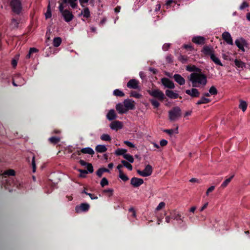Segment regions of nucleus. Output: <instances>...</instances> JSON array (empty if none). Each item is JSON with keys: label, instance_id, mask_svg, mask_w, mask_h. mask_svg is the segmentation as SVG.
<instances>
[{"label": "nucleus", "instance_id": "50", "mask_svg": "<svg viewBox=\"0 0 250 250\" xmlns=\"http://www.w3.org/2000/svg\"><path fill=\"white\" fill-rule=\"evenodd\" d=\"M130 96L139 99L141 97L142 95L136 91H132L130 92Z\"/></svg>", "mask_w": 250, "mask_h": 250}, {"label": "nucleus", "instance_id": "62", "mask_svg": "<svg viewBox=\"0 0 250 250\" xmlns=\"http://www.w3.org/2000/svg\"><path fill=\"white\" fill-rule=\"evenodd\" d=\"M74 148L72 146H68L67 147V148L65 149L66 151H67L68 153H72L73 151Z\"/></svg>", "mask_w": 250, "mask_h": 250}, {"label": "nucleus", "instance_id": "52", "mask_svg": "<svg viewBox=\"0 0 250 250\" xmlns=\"http://www.w3.org/2000/svg\"><path fill=\"white\" fill-rule=\"evenodd\" d=\"M87 171V172L91 173L93 172V167L91 164L88 163L86 165Z\"/></svg>", "mask_w": 250, "mask_h": 250}, {"label": "nucleus", "instance_id": "37", "mask_svg": "<svg viewBox=\"0 0 250 250\" xmlns=\"http://www.w3.org/2000/svg\"><path fill=\"white\" fill-rule=\"evenodd\" d=\"M235 66L240 69H243V68L245 67V63L235 59Z\"/></svg>", "mask_w": 250, "mask_h": 250}, {"label": "nucleus", "instance_id": "32", "mask_svg": "<svg viewBox=\"0 0 250 250\" xmlns=\"http://www.w3.org/2000/svg\"><path fill=\"white\" fill-rule=\"evenodd\" d=\"M81 14L83 15V17L88 18L90 17V11L88 7L84 8L82 11Z\"/></svg>", "mask_w": 250, "mask_h": 250}, {"label": "nucleus", "instance_id": "23", "mask_svg": "<svg viewBox=\"0 0 250 250\" xmlns=\"http://www.w3.org/2000/svg\"><path fill=\"white\" fill-rule=\"evenodd\" d=\"M247 107H248V104L247 103L244 101V100H240V103L238 105V107L240 109L242 110V111L243 112H245L247 109Z\"/></svg>", "mask_w": 250, "mask_h": 250}, {"label": "nucleus", "instance_id": "57", "mask_svg": "<svg viewBox=\"0 0 250 250\" xmlns=\"http://www.w3.org/2000/svg\"><path fill=\"white\" fill-rule=\"evenodd\" d=\"M103 173L104 172L101 168H99L96 171V175L100 178L102 176Z\"/></svg>", "mask_w": 250, "mask_h": 250}, {"label": "nucleus", "instance_id": "35", "mask_svg": "<svg viewBox=\"0 0 250 250\" xmlns=\"http://www.w3.org/2000/svg\"><path fill=\"white\" fill-rule=\"evenodd\" d=\"M164 132L167 133L169 135H171L174 133H178V127L175 128V129H165L164 130Z\"/></svg>", "mask_w": 250, "mask_h": 250}, {"label": "nucleus", "instance_id": "59", "mask_svg": "<svg viewBox=\"0 0 250 250\" xmlns=\"http://www.w3.org/2000/svg\"><path fill=\"white\" fill-rule=\"evenodd\" d=\"M214 188L215 186H214L210 187L207 190L206 195H208L210 192H212L214 189Z\"/></svg>", "mask_w": 250, "mask_h": 250}, {"label": "nucleus", "instance_id": "29", "mask_svg": "<svg viewBox=\"0 0 250 250\" xmlns=\"http://www.w3.org/2000/svg\"><path fill=\"white\" fill-rule=\"evenodd\" d=\"M62 39L60 37H55L53 39V44L54 47H59L61 43H62Z\"/></svg>", "mask_w": 250, "mask_h": 250}, {"label": "nucleus", "instance_id": "25", "mask_svg": "<svg viewBox=\"0 0 250 250\" xmlns=\"http://www.w3.org/2000/svg\"><path fill=\"white\" fill-rule=\"evenodd\" d=\"M80 152H81V154L82 153L83 154H88L91 155L94 154V151L92 148L89 147L83 148L81 149Z\"/></svg>", "mask_w": 250, "mask_h": 250}, {"label": "nucleus", "instance_id": "54", "mask_svg": "<svg viewBox=\"0 0 250 250\" xmlns=\"http://www.w3.org/2000/svg\"><path fill=\"white\" fill-rule=\"evenodd\" d=\"M35 159V156H33L32 158V168H33V171L34 172H35L36 168Z\"/></svg>", "mask_w": 250, "mask_h": 250}, {"label": "nucleus", "instance_id": "24", "mask_svg": "<svg viewBox=\"0 0 250 250\" xmlns=\"http://www.w3.org/2000/svg\"><path fill=\"white\" fill-rule=\"evenodd\" d=\"M116 108L120 114H123L127 112L125 107L124 106L123 104L121 103L118 104L116 106Z\"/></svg>", "mask_w": 250, "mask_h": 250}, {"label": "nucleus", "instance_id": "40", "mask_svg": "<svg viewBox=\"0 0 250 250\" xmlns=\"http://www.w3.org/2000/svg\"><path fill=\"white\" fill-rule=\"evenodd\" d=\"M113 94L117 97H122L125 96V94L120 90L116 89L114 90Z\"/></svg>", "mask_w": 250, "mask_h": 250}, {"label": "nucleus", "instance_id": "13", "mask_svg": "<svg viewBox=\"0 0 250 250\" xmlns=\"http://www.w3.org/2000/svg\"><path fill=\"white\" fill-rule=\"evenodd\" d=\"M185 92L192 97H199L200 94V92L196 88H192L191 90L187 89L185 91Z\"/></svg>", "mask_w": 250, "mask_h": 250}, {"label": "nucleus", "instance_id": "28", "mask_svg": "<svg viewBox=\"0 0 250 250\" xmlns=\"http://www.w3.org/2000/svg\"><path fill=\"white\" fill-rule=\"evenodd\" d=\"M233 177H234V175H232L229 178L226 179L223 182V183L221 184L220 188H226L229 185V184L230 182V181H231V180L232 179Z\"/></svg>", "mask_w": 250, "mask_h": 250}, {"label": "nucleus", "instance_id": "17", "mask_svg": "<svg viewBox=\"0 0 250 250\" xmlns=\"http://www.w3.org/2000/svg\"><path fill=\"white\" fill-rule=\"evenodd\" d=\"M166 95L170 99H175L179 98L180 99H182L181 96H179L178 94L174 92L171 90L167 89L166 90Z\"/></svg>", "mask_w": 250, "mask_h": 250}, {"label": "nucleus", "instance_id": "33", "mask_svg": "<svg viewBox=\"0 0 250 250\" xmlns=\"http://www.w3.org/2000/svg\"><path fill=\"white\" fill-rule=\"evenodd\" d=\"M144 170L146 174H148V176L150 175L152 173V167L150 165H147L146 166Z\"/></svg>", "mask_w": 250, "mask_h": 250}, {"label": "nucleus", "instance_id": "4", "mask_svg": "<svg viewBox=\"0 0 250 250\" xmlns=\"http://www.w3.org/2000/svg\"><path fill=\"white\" fill-rule=\"evenodd\" d=\"M147 91L150 95L161 101H163L166 99L164 93L158 89L148 90Z\"/></svg>", "mask_w": 250, "mask_h": 250}, {"label": "nucleus", "instance_id": "48", "mask_svg": "<svg viewBox=\"0 0 250 250\" xmlns=\"http://www.w3.org/2000/svg\"><path fill=\"white\" fill-rule=\"evenodd\" d=\"M249 6V5L248 2L244 0L240 5L239 9L241 10H243L245 9L246 8H248Z\"/></svg>", "mask_w": 250, "mask_h": 250}, {"label": "nucleus", "instance_id": "27", "mask_svg": "<svg viewBox=\"0 0 250 250\" xmlns=\"http://www.w3.org/2000/svg\"><path fill=\"white\" fill-rule=\"evenodd\" d=\"M210 59L217 65H218L219 66H223V64L221 62L220 60L218 58L215 56V54L212 55L210 57Z\"/></svg>", "mask_w": 250, "mask_h": 250}, {"label": "nucleus", "instance_id": "20", "mask_svg": "<svg viewBox=\"0 0 250 250\" xmlns=\"http://www.w3.org/2000/svg\"><path fill=\"white\" fill-rule=\"evenodd\" d=\"M192 41L195 43L202 45L205 43V38L202 36H196L192 38Z\"/></svg>", "mask_w": 250, "mask_h": 250}, {"label": "nucleus", "instance_id": "44", "mask_svg": "<svg viewBox=\"0 0 250 250\" xmlns=\"http://www.w3.org/2000/svg\"><path fill=\"white\" fill-rule=\"evenodd\" d=\"M223 58L226 60H233V58L232 55L230 54L229 52L223 54Z\"/></svg>", "mask_w": 250, "mask_h": 250}, {"label": "nucleus", "instance_id": "51", "mask_svg": "<svg viewBox=\"0 0 250 250\" xmlns=\"http://www.w3.org/2000/svg\"><path fill=\"white\" fill-rule=\"evenodd\" d=\"M103 193H107L109 194V196L110 197L112 196L113 193V189L112 188H108L106 189H104L103 190Z\"/></svg>", "mask_w": 250, "mask_h": 250}, {"label": "nucleus", "instance_id": "14", "mask_svg": "<svg viewBox=\"0 0 250 250\" xmlns=\"http://www.w3.org/2000/svg\"><path fill=\"white\" fill-rule=\"evenodd\" d=\"M144 183V180L142 179L133 177L131 179L130 184L134 187H138L142 185Z\"/></svg>", "mask_w": 250, "mask_h": 250}, {"label": "nucleus", "instance_id": "38", "mask_svg": "<svg viewBox=\"0 0 250 250\" xmlns=\"http://www.w3.org/2000/svg\"><path fill=\"white\" fill-rule=\"evenodd\" d=\"M101 139L103 141L110 142L111 141V137L107 134H103L101 136Z\"/></svg>", "mask_w": 250, "mask_h": 250}, {"label": "nucleus", "instance_id": "1", "mask_svg": "<svg viewBox=\"0 0 250 250\" xmlns=\"http://www.w3.org/2000/svg\"><path fill=\"white\" fill-rule=\"evenodd\" d=\"M77 1L78 0H62V2L60 3L59 6V11L62 14L64 20L66 22H69L71 21L74 18V15L71 11L67 9H64L63 4L69 3L73 9H76L78 6Z\"/></svg>", "mask_w": 250, "mask_h": 250}, {"label": "nucleus", "instance_id": "12", "mask_svg": "<svg viewBox=\"0 0 250 250\" xmlns=\"http://www.w3.org/2000/svg\"><path fill=\"white\" fill-rule=\"evenodd\" d=\"M162 84L167 88L169 89H174L175 87L174 83L173 82L167 78L162 79Z\"/></svg>", "mask_w": 250, "mask_h": 250}, {"label": "nucleus", "instance_id": "47", "mask_svg": "<svg viewBox=\"0 0 250 250\" xmlns=\"http://www.w3.org/2000/svg\"><path fill=\"white\" fill-rule=\"evenodd\" d=\"M51 11L50 9V4H49L47 6V9L46 12L45 14L46 19H49L51 17Z\"/></svg>", "mask_w": 250, "mask_h": 250}, {"label": "nucleus", "instance_id": "42", "mask_svg": "<svg viewBox=\"0 0 250 250\" xmlns=\"http://www.w3.org/2000/svg\"><path fill=\"white\" fill-rule=\"evenodd\" d=\"M124 158L127 160L129 163H132L134 162V159L132 156L129 154L124 155Z\"/></svg>", "mask_w": 250, "mask_h": 250}, {"label": "nucleus", "instance_id": "3", "mask_svg": "<svg viewBox=\"0 0 250 250\" xmlns=\"http://www.w3.org/2000/svg\"><path fill=\"white\" fill-rule=\"evenodd\" d=\"M181 115V110L178 106L174 107L168 111V117L171 122L177 120Z\"/></svg>", "mask_w": 250, "mask_h": 250}, {"label": "nucleus", "instance_id": "46", "mask_svg": "<svg viewBox=\"0 0 250 250\" xmlns=\"http://www.w3.org/2000/svg\"><path fill=\"white\" fill-rule=\"evenodd\" d=\"M108 184H109L108 181L105 177L103 178L100 182V185L102 186V187H103V188L105 186L108 185Z\"/></svg>", "mask_w": 250, "mask_h": 250}, {"label": "nucleus", "instance_id": "56", "mask_svg": "<svg viewBox=\"0 0 250 250\" xmlns=\"http://www.w3.org/2000/svg\"><path fill=\"white\" fill-rule=\"evenodd\" d=\"M79 171L80 172V176L81 177H84L85 176L83 175V174H86L88 173V172L87 170L84 169H79Z\"/></svg>", "mask_w": 250, "mask_h": 250}, {"label": "nucleus", "instance_id": "30", "mask_svg": "<svg viewBox=\"0 0 250 250\" xmlns=\"http://www.w3.org/2000/svg\"><path fill=\"white\" fill-rule=\"evenodd\" d=\"M61 138L59 137H51L49 138V141L50 143L56 145L60 142Z\"/></svg>", "mask_w": 250, "mask_h": 250}, {"label": "nucleus", "instance_id": "11", "mask_svg": "<svg viewBox=\"0 0 250 250\" xmlns=\"http://www.w3.org/2000/svg\"><path fill=\"white\" fill-rule=\"evenodd\" d=\"M124 106L127 111L129 110H133L135 108L134 101L130 99H125L124 101Z\"/></svg>", "mask_w": 250, "mask_h": 250}, {"label": "nucleus", "instance_id": "31", "mask_svg": "<svg viewBox=\"0 0 250 250\" xmlns=\"http://www.w3.org/2000/svg\"><path fill=\"white\" fill-rule=\"evenodd\" d=\"M210 102V99L207 98L205 97H202L201 98V99L197 102L196 104L198 105H200V104H208V103H209Z\"/></svg>", "mask_w": 250, "mask_h": 250}, {"label": "nucleus", "instance_id": "34", "mask_svg": "<svg viewBox=\"0 0 250 250\" xmlns=\"http://www.w3.org/2000/svg\"><path fill=\"white\" fill-rule=\"evenodd\" d=\"M127 152V150L125 149L118 148L115 152V154L117 156L123 155L126 154L125 153Z\"/></svg>", "mask_w": 250, "mask_h": 250}, {"label": "nucleus", "instance_id": "16", "mask_svg": "<svg viewBox=\"0 0 250 250\" xmlns=\"http://www.w3.org/2000/svg\"><path fill=\"white\" fill-rule=\"evenodd\" d=\"M170 215L171 219H172L176 220L177 221L181 220L182 222L183 221V218L184 217L182 218L181 215L178 211H176V210H173L170 211Z\"/></svg>", "mask_w": 250, "mask_h": 250}, {"label": "nucleus", "instance_id": "18", "mask_svg": "<svg viewBox=\"0 0 250 250\" xmlns=\"http://www.w3.org/2000/svg\"><path fill=\"white\" fill-rule=\"evenodd\" d=\"M173 78L175 81L180 85H184L185 83V79L180 74H174Z\"/></svg>", "mask_w": 250, "mask_h": 250}, {"label": "nucleus", "instance_id": "41", "mask_svg": "<svg viewBox=\"0 0 250 250\" xmlns=\"http://www.w3.org/2000/svg\"><path fill=\"white\" fill-rule=\"evenodd\" d=\"M121 163L123 166L126 167L129 170H132V165L127 161L125 160H122Z\"/></svg>", "mask_w": 250, "mask_h": 250}, {"label": "nucleus", "instance_id": "43", "mask_svg": "<svg viewBox=\"0 0 250 250\" xmlns=\"http://www.w3.org/2000/svg\"><path fill=\"white\" fill-rule=\"evenodd\" d=\"M150 102L154 108H158L160 106V103L155 99L150 100Z\"/></svg>", "mask_w": 250, "mask_h": 250}, {"label": "nucleus", "instance_id": "21", "mask_svg": "<svg viewBox=\"0 0 250 250\" xmlns=\"http://www.w3.org/2000/svg\"><path fill=\"white\" fill-rule=\"evenodd\" d=\"M186 70L189 72H193V73H199L202 72V69L196 67L194 65H188L186 67Z\"/></svg>", "mask_w": 250, "mask_h": 250}, {"label": "nucleus", "instance_id": "15", "mask_svg": "<svg viewBox=\"0 0 250 250\" xmlns=\"http://www.w3.org/2000/svg\"><path fill=\"white\" fill-rule=\"evenodd\" d=\"M222 39L229 44H233V40L230 34L228 32H225L222 34Z\"/></svg>", "mask_w": 250, "mask_h": 250}, {"label": "nucleus", "instance_id": "5", "mask_svg": "<svg viewBox=\"0 0 250 250\" xmlns=\"http://www.w3.org/2000/svg\"><path fill=\"white\" fill-rule=\"evenodd\" d=\"M235 45L243 52L245 51L246 48L248 47V43L243 38H240L235 40Z\"/></svg>", "mask_w": 250, "mask_h": 250}, {"label": "nucleus", "instance_id": "2", "mask_svg": "<svg viewBox=\"0 0 250 250\" xmlns=\"http://www.w3.org/2000/svg\"><path fill=\"white\" fill-rule=\"evenodd\" d=\"M189 80L192 83V85L193 87L199 86V84L205 86L207 83V76L201 72L192 73L190 74Z\"/></svg>", "mask_w": 250, "mask_h": 250}, {"label": "nucleus", "instance_id": "8", "mask_svg": "<svg viewBox=\"0 0 250 250\" xmlns=\"http://www.w3.org/2000/svg\"><path fill=\"white\" fill-rule=\"evenodd\" d=\"M139 82L134 79L130 80L127 83V87L129 88H132L134 89H139L140 87L139 86Z\"/></svg>", "mask_w": 250, "mask_h": 250}, {"label": "nucleus", "instance_id": "58", "mask_svg": "<svg viewBox=\"0 0 250 250\" xmlns=\"http://www.w3.org/2000/svg\"><path fill=\"white\" fill-rule=\"evenodd\" d=\"M137 173L141 176H143V177H146V176H148V174H146V173L144 172V170H137Z\"/></svg>", "mask_w": 250, "mask_h": 250}, {"label": "nucleus", "instance_id": "55", "mask_svg": "<svg viewBox=\"0 0 250 250\" xmlns=\"http://www.w3.org/2000/svg\"><path fill=\"white\" fill-rule=\"evenodd\" d=\"M124 144L126 145L127 146L131 148H134L135 147L134 144H133L131 142L128 141H125L124 142Z\"/></svg>", "mask_w": 250, "mask_h": 250}, {"label": "nucleus", "instance_id": "45", "mask_svg": "<svg viewBox=\"0 0 250 250\" xmlns=\"http://www.w3.org/2000/svg\"><path fill=\"white\" fill-rule=\"evenodd\" d=\"M209 93L212 95H215L217 94V90L215 86H212L209 89Z\"/></svg>", "mask_w": 250, "mask_h": 250}, {"label": "nucleus", "instance_id": "39", "mask_svg": "<svg viewBox=\"0 0 250 250\" xmlns=\"http://www.w3.org/2000/svg\"><path fill=\"white\" fill-rule=\"evenodd\" d=\"M119 176L124 182L127 181L129 179L128 177L123 173L122 170L119 171Z\"/></svg>", "mask_w": 250, "mask_h": 250}, {"label": "nucleus", "instance_id": "22", "mask_svg": "<svg viewBox=\"0 0 250 250\" xmlns=\"http://www.w3.org/2000/svg\"><path fill=\"white\" fill-rule=\"evenodd\" d=\"M106 117L109 121H112L115 119L117 117V115L115 113V110L114 109L110 110L107 114Z\"/></svg>", "mask_w": 250, "mask_h": 250}, {"label": "nucleus", "instance_id": "7", "mask_svg": "<svg viewBox=\"0 0 250 250\" xmlns=\"http://www.w3.org/2000/svg\"><path fill=\"white\" fill-rule=\"evenodd\" d=\"M89 208L90 206L88 203H82L75 207V210L77 213L86 212L89 209Z\"/></svg>", "mask_w": 250, "mask_h": 250}, {"label": "nucleus", "instance_id": "64", "mask_svg": "<svg viewBox=\"0 0 250 250\" xmlns=\"http://www.w3.org/2000/svg\"><path fill=\"white\" fill-rule=\"evenodd\" d=\"M184 47L185 49H188L190 50H192L194 49L193 47L190 44H185L184 45Z\"/></svg>", "mask_w": 250, "mask_h": 250}, {"label": "nucleus", "instance_id": "10", "mask_svg": "<svg viewBox=\"0 0 250 250\" xmlns=\"http://www.w3.org/2000/svg\"><path fill=\"white\" fill-rule=\"evenodd\" d=\"M15 172L13 169H8L6 170L2 173V174H0V178H2L3 179V181H5L6 183H8V179L7 176H14L15 175Z\"/></svg>", "mask_w": 250, "mask_h": 250}, {"label": "nucleus", "instance_id": "63", "mask_svg": "<svg viewBox=\"0 0 250 250\" xmlns=\"http://www.w3.org/2000/svg\"><path fill=\"white\" fill-rule=\"evenodd\" d=\"M170 44L169 43H165L163 46V49L164 51H167L168 49L170 47Z\"/></svg>", "mask_w": 250, "mask_h": 250}, {"label": "nucleus", "instance_id": "26", "mask_svg": "<svg viewBox=\"0 0 250 250\" xmlns=\"http://www.w3.org/2000/svg\"><path fill=\"white\" fill-rule=\"evenodd\" d=\"M107 148L104 145H98L95 147L96 151L98 153H104L107 151Z\"/></svg>", "mask_w": 250, "mask_h": 250}, {"label": "nucleus", "instance_id": "53", "mask_svg": "<svg viewBox=\"0 0 250 250\" xmlns=\"http://www.w3.org/2000/svg\"><path fill=\"white\" fill-rule=\"evenodd\" d=\"M165 206V203L164 202H160L158 206L157 207L156 209L157 211L161 210Z\"/></svg>", "mask_w": 250, "mask_h": 250}, {"label": "nucleus", "instance_id": "19", "mask_svg": "<svg viewBox=\"0 0 250 250\" xmlns=\"http://www.w3.org/2000/svg\"><path fill=\"white\" fill-rule=\"evenodd\" d=\"M123 125L122 122L119 121H116L111 123L110 125V127L111 129L118 130L122 128Z\"/></svg>", "mask_w": 250, "mask_h": 250}, {"label": "nucleus", "instance_id": "61", "mask_svg": "<svg viewBox=\"0 0 250 250\" xmlns=\"http://www.w3.org/2000/svg\"><path fill=\"white\" fill-rule=\"evenodd\" d=\"M166 61L168 63H171L172 62V57L171 55H167L166 57Z\"/></svg>", "mask_w": 250, "mask_h": 250}, {"label": "nucleus", "instance_id": "60", "mask_svg": "<svg viewBox=\"0 0 250 250\" xmlns=\"http://www.w3.org/2000/svg\"><path fill=\"white\" fill-rule=\"evenodd\" d=\"M167 144V141L166 140L163 139L160 141V145L162 146H164Z\"/></svg>", "mask_w": 250, "mask_h": 250}, {"label": "nucleus", "instance_id": "36", "mask_svg": "<svg viewBox=\"0 0 250 250\" xmlns=\"http://www.w3.org/2000/svg\"><path fill=\"white\" fill-rule=\"evenodd\" d=\"M188 57L187 56L180 55L178 57V60L182 63H186L188 61Z\"/></svg>", "mask_w": 250, "mask_h": 250}, {"label": "nucleus", "instance_id": "9", "mask_svg": "<svg viewBox=\"0 0 250 250\" xmlns=\"http://www.w3.org/2000/svg\"><path fill=\"white\" fill-rule=\"evenodd\" d=\"M201 52L205 56H209L210 57L212 55L214 54V51L213 48L208 45H205L202 49Z\"/></svg>", "mask_w": 250, "mask_h": 250}, {"label": "nucleus", "instance_id": "49", "mask_svg": "<svg viewBox=\"0 0 250 250\" xmlns=\"http://www.w3.org/2000/svg\"><path fill=\"white\" fill-rule=\"evenodd\" d=\"M81 155V152L80 151L77 150L76 152H74L71 156V158L73 159H79V158L78 156Z\"/></svg>", "mask_w": 250, "mask_h": 250}, {"label": "nucleus", "instance_id": "6", "mask_svg": "<svg viewBox=\"0 0 250 250\" xmlns=\"http://www.w3.org/2000/svg\"><path fill=\"white\" fill-rule=\"evenodd\" d=\"M10 4L12 11L17 14H19L21 10V4L20 0H12Z\"/></svg>", "mask_w": 250, "mask_h": 250}]
</instances>
